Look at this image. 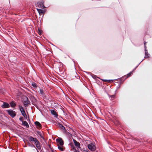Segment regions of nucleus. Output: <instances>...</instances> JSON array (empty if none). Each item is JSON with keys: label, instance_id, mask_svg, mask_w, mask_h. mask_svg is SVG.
<instances>
[{"label": "nucleus", "instance_id": "f257e3e1", "mask_svg": "<svg viewBox=\"0 0 152 152\" xmlns=\"http://www.w3.org/2000/svg\"><path fill=\"white\" fill-rule=\"evenodd\" d=\"M44 1L43 0L38 1L37 3V6L39 8H37L36 10H45L44 9L46 7L44 5Z\"/></svg>", "mask_w": 152, "mask_h": 152}, {"label": "nucleus", "instance_id": "f03ea898", "mask_svg": "<svg viewBox=\"0 0 152 152\" xmlns=\"http://www.w3.org/2000/svg\"><path fill=\"white\" fill-rule=\"evenodd\" d=\"M89 149L92 151H94L96 150L95 145L94 143H91L88 145Z\"/></svg>", "mask_w": 152, "mask_h": 152}, {"label": "nucleus", "instance_id": "7ed1b4c3", "mask_svg": "<svg viewBox=\"0 0 152 152\" xmlns=\"http://www.w3.org/2000/svg\"><path fill=\"white\" fill-rule=\"evenodd\" d=\"M7 111L8 114L12 118H14L16 115L15 112L12 110H7Z\"/></svg>", "mask_w": 152, "mask_h": 152}, {"label": "nucleus", "instance_id": "20e7f679", "mask_svg": "<svg viewBox=\"0 0 152 152\" xmlns=\"http://www.w3.org/2000/svg\"><path fill=\"white\" fill-rule=\"evenodd\" d=\"M23 104L25 107H27L30 103V102L28 101V98L26 97L23 98Z\"/></svg>", "mask_w": 152, "mask_h": 152}, {"label": "nucleus", "instance_id": "39448f33", "mask_svg": "<svg viewBox=\"0 0 152 152\" xmlns=\"http://www.w3.org/2000/svg\"><path fill=\"white\" fill-rule=\"evenodd\" d=\"M35 143L36 147L38 149H39L41 148V146L39 142L37 139L35 141Z\"/></svg>", "mask_w": 152, "mask_h": 152}, {"label": "nucleus", "instance_id": "423d86ee", "mask_svg": "<svg viewBox=\"0 0 152 152\" xmlns=\"http://www.w3.org/2000/svg\"><path fill=\"white\" fill-rule=\"evenodd\" d=\"M9 104L7 102H4L3 104L1 105V107L3 108H8L10 107Z\"/></svg>", "mask_w": 152, "mask_h": 152}, {"label": "nucleus", "instance_id": "0eeeda50", "mask_svg": "<svg viewBox=\"0 0 152 152\" xmlns=\"http://www.w3.org/2000/svg\"><path fill=\"white\" fill-rule=\"evenodd\" d=\"M37 127L38 129H41L42 128V126L40 124L38 121H36L34 123Z\"/></svg>", "mask_w": 152, "mask_h": 152}, {"label": "nucleus", "instance_id": "6e6552de", "mask_svg": "<svg viewBox=\"0 0 152 152\" xmlns=\"http://www.w3.org/2000/svg\"><path fill=\"white\" fill-rule=\"evenodd\" d=\"M37 11L40 15H43L45 12V10H37Z\"/></svg>", "mask_w": 152, "mask_h": 152}, {"label": "nucleus", "instance_id": "1a4fd4ad", "mask_svg": "<svg viewBox=\"0 0 152 152\" xmlns=\"http://www.w3.org/2000/svg\"><path fill=\"white\" fill-rule=\"evenodd\" d=\"M73 142L74 143L75 145L77 146V148H80V143L78 142H77L76 140L75 139H73Z\"/></svg>", "mask_w": 152, "mask_h": 152}, {"label": "nucleus", "instance_id": "9d476101", "mask_svg": "<svg viewBox=\"0 0 152 152\" xmlns=\"http://www.w3.org/2000/svg\"><path fill=\"white\" fill-rule=\"evenodd\" d=\"M56 141L57 142L59 143L60 145H63L64 144V142L62 140V139L61 138L58 139H56Z\"/></svg>", "mask_w": 152, "mask_h": 152}, {"label": "nucleus", "instance_id": "9b49d317", "mask_svg": "<svg viewBox=\"0 0 152 152\" xmlns=\"http://www.w3.org/2000/svg\"><path fill=\"white\" fill-rule=\"evenodd\" d=\"M51 112L52 115H54L55 117L56 118L57 117L58 115V114L56 112L55 110H51Z\"/></svg>", "mask_w": 152, "mask_h": 152}, {"label": "nucleus", "instance_id": "f8f14e48", "mask_svg": "<svg viewBox=\"0 0 152 152\" xmlns=\"http://www.w3.org/2000/svg\"><path fill=\"white\" fill-rule=\"evenodd\" d=\"M70 145L71 147V150L74 152H77V150L74 145H73L72 144H70Z\"/></svg>", "mask_w": 152, "mask_h": 152}, {"label": "nucleus", "instance_id": "ddd939ff", "mask_svg": "<svg viewBox=\"0 0 152 152\" xmlns=\"http://www.w3.org/2000/svg\"><path fill=\"white\" fill-rule=\"evenodd\" d=\"M145 58H149L150 57V55L148 53V52L147 51V50L146 49H145Z\"/></svg>", "mask_w": 152, "mask_h": 152}, {"label": "nucleus", "instance_id": "4468645a", "mask_svg": "<svg viewBox=\"0 0 152 152\" xmlns=\"http://www.w3.org/2000/svg\"><path fill=\"white\" fill-rule=\"evenodd\" d=\"M22 125L23 126H25L27 128H28L29 127V125L28 123L25 121H24L22 122Z\"/></svg>", "mask_w": 152, "mask_h": 152}, {"label": "nucleus", "instance_id": "2eb2a0df", "mask_svg": "<svg viewBox=\"0 0 152 152\" xmlns=\"http://www.w3.org/2000/svg\"><path fill=\"white\" fill-rule=\"evenodd\" d=\"M57 126L61 129L65 130V128L61 124L58 123L57 124Z\"/></svg>", "mask_w": 152, "mask_h": 152}, {"label": "nucleus", "instance_id": "dca6fc26", "mask_svg": "<svg viewBox=\"0 0 152 152\" xmlns=\"http://www.w3.org/2000/svg\"><path fill=\"white\" fill-rule=\"evenodd\" d=\"M29 140L31 141H34L35 142V141L37 139V138H35L33 137H29Z\"/></svg>", "mask_w": 152, "mask_h": 152}, {"label": "nucleus", "instance_id": "f3484780", "mask_svg": "<svg viewBox=\"0 0 152 152\" xmlns=\"http://www.w3.org/2000/svg\"><path fill=\"white\" fill-rule=\"evenodd\" d=\"M10 106L12 107H15L16 106V104L14 102H12L10 103Z\"/></svg>", "mask_w": 152, "mask_h": 152}, {"label": "nucleus", "instance_id": "a211bd4d", "mask_svg": "<svg viewBox=\"0 0 152 152\" xmlns=\"http://www.w3.org/2000/svg\"><path fill=\"white\" fill-rule=\"evenodd\" d=\"M22 115L25 118H27V115L25 113V110H23L21 112Z\"/></svg>", "mask_w": 152, "mask_h": 152}, {"label": "nucleus", "instance_id": "6ab92c4d", "mask_svg": "<svg viewBox=\"0 0 152 152\" xmlns=\"http://www.w3.org/2000/svg\"><path fill=\"white\" fill-rule=\"evenodd\" d=\"M39 94L41 96H43L44 94V92L42 89H40L39 90Z\"/></svg>", "mask_w": 152, "mask_h": 152}, {"label": "nucleus", "instance_id": "aec40b11", "mask_svg": "<svg viewBox=\"0 0 152 152\" xmlns=\"http://www.w3.org/2000/svg\"><path fill=\"white\" fill-rule=\"evenodd\" d=\"M103 81L105 82H107L110 83L111 81H113V80H102Z\"/></svg>", "mask_w": 152, "mask_h": 152}, {"label": "nucleus", "instance_id": "412c9836", "mask_svg": "<svg viewBox=\"0 0 152 152\" xmlns=\"http://www.w3.org/2000/svg\"><path fill=\"white\" fill-rule=\"evenodd\" d=\"M132 74V72H130L127 75H126V78H127L131 76Z\"/></svg>", "mask_w": 152, "mask_h": 152}, {"label": "nucleus", "instance_id": "4be33fe9", "mask_svg": "<svg viewBox=\"0 0 152 152\" xmlns=\"http://www.w3.org/2000/svg\"><path fill=\"white\" fill-rule=\"evenodd\" d=\"M20 110L21 111V112L23 110H24L23 107L21 105H19V106Z\"/></svg>", "mask_w": 152, "mask_h": 152}, {"label": "nucleus", "instance_id": "5701e85b", "mask_svg": "<svg viewBox=\"0 0 152 152\" xmlns=\"http://www.w3.org/2000/svg\"><path fill=\"white\" fill-rule=\"evenodd\" d=\"M42 31L39 28L38 30V33L40 35H41V34H42Z\"/></svg>", "mask_w": 152, "mask_h": 152}, {"label": "nucleus", "instance_id": "b1692460", "mask_svg": "<svg viewBox=\"0 0 152 152\" xmlns=\"http://www.w3.org/2000/svg\"><path fill=\"white\" fill-rule=\"evenodd\" d=\"M58 148L61 151H63L64 150V148L60 146H58Z\"/></svg>", "mask_w": 152, "mask_h": 152}, {"label": "nucleus", "instance_id": "393cba45", "mask_svg": "<svg viewBox=\"0 0 152 152\" xmlns=\"http://www.w3.org/2000/svg\"><path fill=\"white\" fill-rule=\"evenodd\" d=\"M110 97L111 98V99L113 100V99L115 98V96L114 95H112L110 96Z\"/></svg>", "mask_w": 152, "mask_h": 152}, {"label": "nucleus", "instance_id": "a878e982", "mask_svg": "<svg viewBox=\"0 0 152 152\" xmlns=\"http://www.w3.org/2000/svg\"><path fill=\"white\" fill-rule=\"evenodd\" d=\"M32 86L34 87H37V86H36V83H32Z\"/></svg>", "mask_w": 152, "mask_h": 152}, {"label": "nucleus", "instance_id": "bb28decb", "mask_svg": "<svg viewBox=\"0 0 152 152\" xmlns=\"http://www.w3.org/2000/svg\"><path fill=\"white\" fill-rule=\"evenodd\" d=\"M19 120L20 121H22L23 122V117H20V118H19Z\"/></svg>", "mask_w": 152, "mask_h": 152}, {"label": "nucleus", "instance_id": "cd10ccee", "mask_svg": "<svg viewBox=\"0 0 152 152\" xmlns=\"http://www.w3.org/2000/svg\"><path fill=\"white\" fill-rule=\"evenodd\" d=\"M38 133V134L40 135V136L41 137L43 138V137H42V136L41 135L42 134H41V133L39 132Z\"/></svg>", "mask_w": 152, "mask_h": 152}, {"label": "nucleus", "instance_id": "c85d7f7f", "mask_svg": "<svg viewBox=\"0 0 152 152\" xmlns=\"http://www.w3.org/2000/svg\"><path fill=\"white\" fill-rule=\"evenodd\" d=\"M146 42H144V47H145V49H146Z\"/></svg>", "mask_w": 152, "mask_h": 152}]
</instances>
